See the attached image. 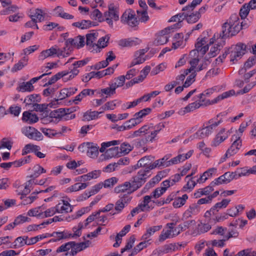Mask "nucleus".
<instances>
[{
    "instance_id": "f257e3e1",
    "label": "nucleus",
    "mask_w": 256,
    "mask_h": 256,
    "mask_svg": "<svg viewBox=\"0 0 256 256\" xmlns=\"http://www.w3.org/2000/svg\"><path fill=\"white\" fill-rule=\"evenodd\" d=\"M242 23L240 24L239 18L236 14L231 16L230 18L224 24L222 34H217V38L219 36L222 38L236 35L242 28Z\"/></svg>"
},
{
    "instance_id": "f03ea898",
    "label": "nucleus",
    "mask_w": 256,
    "mask_h": 256,
    "mask_svg": "<svg viewBox=\"0 0 256 256\" xmlns=\"http://www.w3.org/2000/svg\"><path fill=\"white\" fill-rule=\"evenodd\" d=\"M150 168L146 170L140 169L138 171L137 174L132 178L130 181L133 184V190H138L146 182L147 178L150 176Z\"/></svg>"
},
{
    "instance_id": "7ed1b4c3",
    "label": "nucleus",
    "mask_w": 256,
    "mask_h": 256,
    "mask_svg": "<svg viewBox=\"0 0 256 256\" xmlns=\"http://www.w3.org/2000/svg\"><path fill=\"white\" fill-rule=\"evenodd\" d=\"M120 20L122 23L126 24L132 28L138 26L139 24L134 11L130 8L126 10L123 13L120 18Z\"/></svg>"
},
{
    "instance_id": "20e7f679",
    "label": "nucleus",
    "mask_w": 256,
    "mask_h": 256,
    "mask_svg": "<svg viewBox=\"0 0 256 256\" xmlns=\"http://www.w3.org/2000/svg\"><path fill=\"white\" fill-rule=\"evenodd\" d=\"M220 122V120L214 122H210V120L209 121V123L210 124L209 126L198 130L192 136L194 138L198 139L208 137L212 134L213 130L215 128Z\"/></svg>"
},
{
    "instance_id": "39448f33",
    "label": "nucleus",
    "mask_w": 256,
    "mask_h": 256,
    "mask_svg": "<svg viewBox=\"0 0 256 256\" xmlns=\"http://www.w3.org/2000/svg\"><path fill=\"white\" fill-rule=\"evenodd\" d=\"M108 8V11L104 13V17L107 23L112 27V20L118 21L119 20L118 9L114 4H109Z\"/></svg>"
},
{
    "instance_id": "423d86ee",
    "label": "nucleus",
    "mask_w": 256,
    "mask_h": 256,
    "mask_svg": "<svg viewBox=\"0 0 256 256\" xmlns=\"http://www.w3.org/2000/svg\"><path fill=\"white\" fill-rule=\"evenodd\" d=\"M68 53L62 52L58 46H52L50 48L42 51L39 56V58L44 60L45 58L56 54L58 57L65 58L68 56Z\"/></svg>"
},
{
    "instance_id": "0eeeda50",
    "label": "nucleus",
    "mask_w": 256,
    "mask_h": 256,
    "mask_svg": "<svg viewBox=\"0 0 256 256\" xmlns=\"http://www.w3.org/2000/svg\"><path fill=\"white\" fill-rule=\"evenodd\" d=\"M236 176L237 174L236 172H226L223 175L212 182V185L215 186H216L228 184L232 180L237 179Z\"/></svg>"
},
{
    "instance_id": "6e6552de",
    "label": "nucleus",
    "mask_w": 256,
    "mask_h": 256,
    "mask_svg": "<svg viewBox=\"0 0 256 256\" xmlns=\"http://www.w3.org/2000/svg\"><path fill=\"white\" fill-rule=\"evenodd\" d=\"M150 201L151 197L148 196H145L144 197L142 202L131 211L130 215H128V218L130 219L131 218L133 217L136 214H138L140 212L148 210L150 208L148 206V204Z\"/></svg>"
},
{
    "instance_id": "1a4fd4ad",
    "label": "nucleus",
    "mask_w": 256,
    "mask_h": 256,
    "mask_svg": "<svg viewBox=\"0 0 256 256\" xmlns=\"http://www.w3.org/2000/svg\"><path fill=\"white\" fill-rule=\"evenodd\" d=\"M22 132L30 139L40 140L42 139V134L35 128L32 126H24L22 128Z\"/></svg>"
},
{
    "instance_id": "9d476101",
    "label": "nucleus",
    "mask_w": 256,
    "mask_h": 256,
    "mask_svg": "<svg viewBox=\"0 0 256 256\" xmlns=\"http://www.w3.org/2000/svg\"><path fill=\"white\" fill-rule=\"evenodd\" d=\"M184 151V150L183 148H180L178 151V154L176 156L172 158V162L173 165L182 162L189 158L194 153V150H190L186 154H182Z\"/></svg>"
},
{
    "instance_id": "9b49d317",
    "label": "nucleus",
    "mask_w": 256,
    "mask_h": 256,
    "mask_svg": "<svg viewBox=\"0 0 256 256\" xmlns=\"http://www.w3.org/2000/svg\"><path fill=\"white\" fill-rule=\"evenodd\" d=\"M164 128V124L162 122H160L158 124L153 126L151 130H154L151 132L150 134L146 136L144 140H142L144 143L147 142H152L157 134Z\"/></svg>"
},
{
    "instance_id": "f8f14e48",
    "label": "nucleus",
    "mask_w": 256,
    "mask_h": 256,
    "mask_svg": "<svg viewBox=\"0 0 256 256\" xmlns=\"http://www.w3.org/2000/svg\"><path fill=\"white\" fill-rule=\"evenodd\" d=\"M142 42L141 40L137 38L122 39L118 42V45L122 47L130 48L136 46Z\"/></svg>"
},
{
    "instance_id": "ddd939ff",
    "label": "nucleus",
    "mask_w": 256,
    "mask_h": 256,
    "mask_svg": "<svg viewBox=\"0 0 256 256\" xmlns=\"http://www.w3.org/2000/svg\"><path fill=\"white\" fill-rule=\"evenodd\" d=\"M236 139L231 145L230 147L227 150L226 153V156H231L236 154L242 146V140L240 136H236Z\"/></svg>"
},
{
    "instance_id": "4468645a",
    "label": "nucleus",
    "mask_w": 256,
    "mask_h": 256,
    "mask_svg": "<svg viewBox=\"0 0 256 256\" xmlns=\"http://www.w3.org/2000/svg\"><path fill=\"white\" fill-rule=\"evenodd\" d=\"M229 136L228 132H226L224 128H222L216 134L212 142V146H217L226 140Z\"/></svg>"
},
{
    "instance_id": "2eb2a0df",
    "label": "nucleus",
    "mask_w": 256,
    "mask_h": 256,
    "mask_svg": "<svg viewBox=\"0 0 256 256\" xmlns=\"http://www.w3.org/2000/svg\"><path fill=\"white\" fill-rule=\"evenodd\" d=\"M29 16L34 22H40L44 19V14L43 11L39 8L30 10L29 12Z\"/></svg>"
},
{
    "instance_id": "dca6fc26",
    "label": "nucleus",
    "mask_w": 256,
    "mask_h": 256,
    "mask_svg": "<svg viewBox=\"0 0 256 256\" xmlns=\"http://www.w3.org/2000/svg\"><path fill=\"white\" fill-rule=\"evenodd\" d=\"M62 202H60L56 206L58 213H68L72 212V206L65 200H62Z\"/></svg>"
},
{
    "instance_id": "f3484780",
    "label": "nucleus",
    "mask_w": 256,
    "mask_h": 256,
    "mask_svg": "<svg viewBox=\"0 0 256 256\" xmlns=\"http://www.w3.org/2000/svg\"><path fill=\"white\" fill-rule=\"evenodd\" d=\"M154 160V157L152 156H144L138 161L136 166L138 168H142V169L146 170L152 165V162Z\"/></svg>"
},
{
    "instance_id": "a211bd4d",
    "label": "nucleus",
    "mask_w": 256,
    "mask_h": 256,
    "mask_svg": "<svg viewBox=\"0 0 256 256\" xmlns=\"http://www.w3.org/2000/svg\"><path fill=\"white\" fill-rule=\"evenodd\" d=\"M206 42V38H198L195 44L196 49L200 51V54L202 56L208 50V44L205 45Z\"/></svg>"
},
{
    "instance_id": "6ab92c4d",
    "label": "nucleus",
    "mask_w": 256,
    "mask_h": 256,
    "mask_svg": "<svg viewBox=\"0 0 256 256\" xmlns=\"http://www.w3.org/2000/svg\"><path fill=\"white\" fill-rule=\"evenodd\" d=\"M65 44L67 47L69 46L72 47V46H77L78 48L82 47L84 45V38L80 36L74 38H70L66 40Z\"/></svg>"
},
{
    "instance_id": "aec40b11",
    "label": "nucleus",
    "mask_w": 256,
    "mask_h": 256,
    "mask_svg": "<svg viewBox=\"0 0 256 256\" xmlns=\"http://www.w3.org/2000/svg\"><path fill=\"white\" fill-rule=\"evenodd\" d=\"M200 106H202L201 103L198 102V100H196L194 102L190 104L185 108L180 109L178 112V114L183 116L187 112H192L198 108Z\"/></svg>"
},
{
    "instance_id": "412c9836",
    "label": "nucleus",
    "mask_w": 256,
    "mask_h": 256,
    "mask_svg": "<svg viewBox=\"0 0 256 256\" xmlns=\"http://www.w3.org/2000/svg\"><path fill=\"white\" fill-rule=\"evenodd\" d=\"M133 184L132 181L126 182L124 184H120L114 188V192L116 193L124 192L126 190H130L131 192L133 190Z\"/></svg>"
},
{
    "instance_id": "4be33fe9",
    "label": "nucleus",
    "mask_w": 256,
    "mask_h": 256,
    "mask_svg": "<svg viewBox=\"0 0 256 256\" xmlns=\"http://www.w3.org/2000/svg\"><path fill=\"white\" fill-rule=\"evenodd\" d=\"M22 120L28 124H32L38 122V118L36 114L26 111L22 114Z\"/></svg>"
},
{
    "instance_id": "5701e85b",
    "label": "nucleus",
    "mask_w": 256,
    "mask_h": 256,
    "mask_svg": "<svg viewBox=\"0 0 256 256\" xmlns=\"http://www.w3.org/2000/svg\"><path fill=\"white\" fill-rule=\"evenodd\" d=\"M170 30V28H168L162 30L156 39L154 41L155 44L157 45H162L166 43L168 40L167 34Z\"/></svg>"
},
{
    "instance_id": "b1692460",
    "label": "nucleus",
    "mask_w": 256,
    "mask_h": 256,
    "mask_svg": "<svg viewBox=\"0 0 256 256\" xmlns=\"http://www.w3.org/2000/svg\"><path fill=\"white\" fill-rule=\"evenodd\" d=\"M214 185H212V182L209 186L203 188L198 189L196 192L194 193V196L195 198H200L203 195H208L212 192L214 190Z\"/></svg>"
},
{
    "instance_id": "393cba45",
    "label": "nucleus",
    "mask_w": 256,
    "mask_h": 256,
    "mask_svg": "<svg viewBox=\"0 0 256 256\" xmlns=\"http://www.w3.org/2000/svg\"><path fill=\"white\" fill-rule=\"evenodd\" d=\"M70 112L68 108H58L50 112L49 119H52V118H60Z\"/></svg>"
},
{
    "instance_id": "a878e982",
    "label": "nucleus",
    "mask_w": 256,
    "mask_h": 256,
    "mask_svg": "<svg viewBox=\"0 0 256 256\" xmlns=\"http://www.w3.org/2000/svg\"><path fill=\"white\" fill-rule=\"evenodd\" d=\"M172 165L173 164L172 163V159L168 162H165L164 160H163V158H162L154 161L152 164V165L150 166V168L152 170L156 168H166Z\"/></svg>"
},
{
    "instance_id": "bb28decb",
    "label": "nucleus",
    "mask_w": 256,
    "mask_h": 256,
    "mask_svg": "<svg viewBox=\"0 0 256 256\" xmlns=\"http://www.w3.org/2000/svg\"><path fill=\"white\" fill-rule=\"evenodd\" d=\"M256 63V56L250 57L245 62L244 68L240 69L238 71L239 74H242L246 72L247 69L250 68Z\"/></svg>"
},
{
    "instance_id": "cd10ccee",
    "label": "nucleus",
    "mask_w": 256,
    "mask_h": 256,
    "mask_svg": "<svg viewBox=\"0 0 256 256\" xmlns=\"http://www.w3.org/2000/svg\"><path fill=\"white\" fill-rule=\"evenodd\" d=\"M232 48L235 50H236L241 56H243L248 52V47H250V46L249 44H246L242 42H238L236 44H234L232 46Z\"/></svg>"
},
{
    "instance_id": "c85d7f7f",
    "label": "nucleus",
    "mask_w": 256,
    "mask_h": 256,
    "mask_svg": "<svg viewBox=\"0 0 256 256\" xmlns=\"http://www.w3.org/2000/svg\"><path fill=\"white\" fill-rule=\"evenodd\" d=\"M199 212V206L196 204H193L184 212V216L186 218H188L197 214Z\"/></svg>"
},
{
    "instance_id": "c756f323",
    "label": "nucleus",
    "mask_w": 256,
    "mask_h": 256,
    "mask_svg": "<svg viewBox=\"0 0 256 256\" xmlns=\"http://www.w3.org/2000/svg\"><path fill=\"white\" fill-rule=\"evenodd\" d=\"M72 242L74 244L72 246V255L76 254L78 252H80L88 247L90 243L88 240L80 243H76L74 242Z\"/></svg>"
},
{
    "instance_id": "7c9ffc66",
    "label": "nucleus",
    "mask_w": 256,
    "mask_h": 256,
    "mask_svg": "<svg viewBox=\"0 0 256 256\" xmlns=\"http://www.w3.org/2000/svg\"><path fill=\"white\" fill-rule=\"evenodd\" d=\"M192 224H195L194 220H191L185 222L183 224H180L178 227L175 228L173 232H174V235L177 236L181 232L186 230Z\"/></svg>"
},
{
    "instance_id": "2f4dec72",
    "label": "nucleus",
    "mask_w": 256,
    "mask_h": 256,
    "mask_svg": "<svg viewBox=\"0 0 256 256\" xmlns=\"http://www.w3.org/2000/svg\"><path fill=\"white\" fill-rule=\"evenodd\" d=\"M41 100L40 96L38 94H32L27 96L24 100V102L26 105H30L36 104V102H40Z\"/></svg>"
},
{
    "instance_id": "473e14b6",
    "label": "nucleus",
    "mask_w": 256,
    "mask_h": 256,
    "mask_svg": "<svg viewBox=\"0 0 256 256\" xmlns=\"http://www.w3.org/2000/svg\"><path fill=\"white\" fill-rule=\"evenodd\" d=\"M235 50L236 49L234 48L232 46H231L228 49L230 61L231 62H232L234 64L236 62L239 60H240L242 57Z\"/></svg>"
},
{
    "instance_id": "72a5a7b5",
    "label": "nucleus",
    "mask_w": 256,
    "mask_h": 256,
    "mask_svg": "<svg viewBox=\"0 0 256 256\" xmlns=\"http://www.w3.org/2000/svg\"><path fill=\"white\" fill-rule=\"evenodd\" d=\"M98 150H100L98 145L92 142V145H90L86 154L91 158H96L98 154Z\"/></svg>"
},
{
    "instance_id": "f704fd0d",
    "label": "nucleus",
    "mask_w": 256,
    "mask_h": 256,
    "mask_svg": "<svg viewBox=\"0 0 256 256\" xmlns=\"http://www.w3.org/2000/svg\"><path fill=\"white\" fill-rule=\"evenodd\" d=\"M162 228V226H156L150 227L146 229V232L142 236V238L147 240L155 232L160 230Z\"/></svg>"
},
{
    "instance_id": "c9c22d12",
    "label": "nucleus",
    "mask_w": 256,
    "mask_h": 256,
    "mask_svg": "<svg viewBox=\"0 0 256 256\" xmlns=\"http://www.w3.org/2000/svg\"><path fill=\"white\" fill-rule=\"evenodd\" d=\"M133 146L130 145L129 143L124 142L122 143L118 149L120 156H124L128 154L133 149Z\"/></svg>"
},
{
    "instance_id": "e433bc0d",
    "label": "nucleus",
    "mask_w": 256,
    "mask_h": 256,
    "mask_svg": "<svg viewBox=\"0 0 256 256\" xmlns=\"http://www.w3.org/2000/svg\"><path fill=\"white\" fill-rule=\"evenodd\" d=\"M216 170V169L214 168H209L206 171L204 172L201 176L197 180V182L200 184L204 183L208 178L211 176Z\"/></svg>"
},
{
    "instance_id": "4c0bfd02",
    "label": "nucleus",
    "mask_w": 256,
    "mask_h": 256,
    "mask_svg": "<svg viewBox=\"0 0 256 256\" xmlns=\"http://www.w3.org/2000/svg\"><path fill=\"white\" fill-rule=\"evenodd\" d=\"M235 94V91L234 90H231L227 92H223L222 94L218 96L216 98L214 99L212 104H215L218 102V101L227 98Z\"/></svg>"
},
{
    "instance_id": "58836bf2",
    "label": "nucleus",
    "mask_w": 256,
    "mask_h": 256,
    "mask_svg": "<svg viewBox=\"0 0 256 256\" xmlns=\"http://www.w3.org/2000/svg\"><path fill=\"white\" fill-rule=\"evenodd\" d=\"M48 236H53L54 238L52 240L53 242H56L62 239H66L70 238V236L64 232H54L51 234H48Z\"/></svg>"
},
{
    "instance_id": "ea45409f",
    "label": "nucleus",
    "mask_w": 256,
    "mask_h": 256,
    "mask_svg": "<svg viewBox=\"0 0 256 256\" xmlns=\"http://www.w3.org/2000/svg\"><path fill=\"white\" fill-rule=\"evenodd\" d=\"M174 232H172L168 229H167L166 230H163L159 236L158 240L160 242H162L166 239L175 237L176 236L174 235Z\"/></svg>"
},
{
    "instance_id": "a19ab883",
    "label": "nucleus",
    "mask_w": 256,
    "mask_h": 256,
    "mask_svg": "<svg viewBox=\"0 0 256 256\" xmlns=\"http://www.w3.org/2000/svg\"><path fill=\"white\" fill-rule=\"evenodd\" d=\"M28 240V236H20L16 239L14 242L13 245H10V248H20L24 246V244H26V242Z\"/></svg>"
},
{
    "instance_id": "79ce46f5",
    "label": "nucleus",
    "mask_w": 256,
    "mask_h": 256,
    "mask_svg": "<svg viewBox=\"0 0 256 256\" xmlns=\"http://www.w3.org/2000/svg\"><path fill=\"white\" fill-rule=\"evenodd\" d=\"M188 198L187 194H184L182 197H178L174 200L173 206L176 208H180L184 206Z\"/></svg>"
},
{
    "instance_id": "37998d69",
    "label": "nucleus",
    "mask_w": 256,
    "mask_h": 256,
    "mask_svg": "<svg viewBox=\"0 0 256 256\" xmlns=\"http://www.w3.org/2000/svg\"><path fill=\"white\" fill-rule=\"evenodd\" d=\"M102 112V110L100 112L98 111H87L84 114L83 117L84 120L90 121L98 118V114Z\"/></svg>"
},
{
    "instance_id": "c03bdc74",
    "label": "nucleus",
    "mask_w": 256,
    "mask_h": 256,
    "mask_svg": "<svg viewBox=\"0 0 256 256\" xmlns=\"http://www.w3.org/2000/svg\"><path fill=\"white\" fill-rule=\"evenodd\" d=\"M92 22L88 20H82L80 22L72 23V26L81 29L88 28L91 26Z\"/></svg>"
},
{
    "instance_id": "a18cd8bd",
    "label": "nucleus",
    "mask_w": 256,
    "mask_h": 256,
    "mask_svg": "<svg viewBox=\"0 0 256 256\" xmlns=\"http://www.w3.org/2000/svg\"><path fill=\"white\" fill-rule=\"evenodd\" d=\"M230 200L224 199L220 202H217L210 209L211 211L216 210L218 212L220 209L226 208L230 202Z\"/></svg>"
},
{
    "instance_id": "49530a36",
    "label": "nucleus",
    "mask_w": 256,
    "mask_h": 256,
    "mask_svg": "<svg viewBox=\"0 0 256 256\" xmlns=\"http://www.w3.org/2000/svg\"><path fill=\"white\" fill-rule=\"evenodd\" d=\"M13 142L10 138H4L0 141V150L6 148L8 150H10L12 148Z\"/></svg>"
},
{
    "instance_id": "de8ad7c7",
    "label": "nucleus",
    "mask_w": 256,
    "mask_h": 256,
    "mask_svg": "<svg viewBox=\"0 0 256 256\" xmlns=\"http://www.w3.org/2000/svg\"><path fill=\"white\" fill-rule=\"evenodd\" d=\"M40 147L36 145H34L31 144H26L22 150V155L24 156L31 151L34 152L36 150H39Z\"/></svg>"
},
{
    "instance_id": "09e8293b",
    "label": "nucleus",
    "mask_w": 256,
    "mask_h": 256,
    "mask_svg": "<svg viewBox=\"0 0 256 256\" xmlns=\"http://www.w3.org/2000/svg\"><path fill=\"white\" fill-rule=\"evenodd\" d=\"M84 226L82 222H80L78 226H74L72 228V231L74 232L73 234H68V236H70V237H74V236H80L82 234L81 230L84 228Z\"/></svg>"
},
{
    "instance_id": "8fccbe9b",
    "label": "nucleus",
    "mask_w": 256,
    "mask_h": 256,
    "mask_svg": "<svg viewBox=\"0 0 256 256\" xmlns=\"http://www.w3.org/2000/svg\"><path fill=\"white\" fill-rule=\"evenodd\" d=\"M136 12L139 18V22H146L149 20L147 10H138Z\"/></svg>"
},
{
    "instance_id": "3c124183",
    "label": "nucleus",
    "mask_w": 256,
    "mask_h": 256,
    "mask_svg": "<svg viewBox=\"0 0 256 256\" xmlns=\"http://www.w3.org/2000/svg\"><path fill=\"white\" fill-rule=\"evenodd\" d=\"M120 144L119 140H114L112 141L104 142L101 144V147L100 148V152H105L106 149L112 146H116Z\"/></svg>"
},
{
    "instance_id": "603ef678",
    "label": "nucleus",
    "mask_w": 256,
    "mask_h": 256,
    "mask_svg": "<svg viewBox=\"0 0 256 256\" xmlns=\"http://www.w3.org/2000/svg\"><path fill=\"white\" fill-rule=\"evenodd\" d=\"M162 173L160 172L146 184V187L148 188L153 187L156 184L158 183L162 180Z\"/></svg>"
},
{
    "instance_id": "864d4df0",
    "label": "nucleus",
    "mask_w": 256,
    "mask_h": 256,
    "mask_svg": "<svg viewBox=\"0 0 256 256\" xmlns=\"http://www.w3.org/2000/svg\"><path fill=\"white\" fill-rule=\"evenodd\" d=\"M86 44L87 46H94L95 44H94V42L96 40L98 34L94 32L88 34L86 36Z\"/></svg>"
},
{
    "instance_id": "5fc2aeb1",
    "label": "nucleus",
    "mask_w": 256,
    "mask_h": 256,
    "mask_svg": "<svg viewBox=\"0 0 256 256\" xmlns=\"http://www.w3.org/2000/svg\"><path fill=\"white\" fill-rule=\"evenodd\" d=\"M74 244L72 242H66L58 248L56 252L57 253L66 252L69 250L70 249H72V246Z\"/></svg>"
},
{
    "instance_id": "6e6d98bb",
    "label": "nucleus",
    "mask_w": 256,
    "mask_h": 256,
    "mask_svg": "<svg viewBox=\"0 0 256 256\" xmlns=\"http://www.w3.org/2000/svg\"><path fill=\"white\" fill-rule=\"evenodd\" d=\"M48 234L39 235L30 238H28V240L26 242V245H32L37 242L39 240L48 237Z\"/></svg>"
},
{
    "instance_id": "4d7b16f0",
    "label": "nucleus",
    "mask_w": 256,
    "mask_h": 256,
    "mask_svg": "<svg viewBox=\"0 0 256 256\" xmlns=\"http://www.w3.org/2000/svg\"><path fill=\"white\" fill-rule=\"evenodd\" d=\"M116 100H112L106 102L100 108L102 111L104 112L107 110H113L116 106Z\"/></svg>"
},
{
    "instance_id": "13d9d810",
    "label": "nucleus",
    "mask_w": 256,
    "mask_h": 256,
    "mask_svg": "<svg viewBox=\"0 0 256 256\" xmlns=\"http://www.w3.org/2000/svg\"><path fill=\"white\" fill-rule=\"evenodd\" d=\"M20 90L22 92H32L34 90V87L28 82H22L19 86Z\"/></svg>"
},
{
    "instance_id": "bf43d9fd",
    "label": "nucleus",
    "mask_w": 256,
    "mask_h": 256,
    "mask_svg": "<svg viewBox=\"0 0 256 256\" xmlns=\"http://www.w3.org/2000/svg\"><path fill=\"white\" fill-rule=\"evenodd\" d=\"M42 207H38L30 210L28 212V215L30 216H36L41 218L42 212Z\"/></svg>"
},
{
    "instance_id": "052dcab7",
    "label": "nucleus",
    "mask_w": 256,
    "mask_h": 256,
    "mask_svg": "<svg viewBox=\"0 0 256 256\" xmlns=\"http://www.w3.org/2000/svg\"><path fill=\"white\" fill-rule=\"evenodd\" d=\"M57 211L56 210V207L50 208L44 212L42 211L41 214V218H44L48 217H50L54 216Z\"/></svg>"
},
{
    "instance_id": "680f3d73",
    "label": "nucleus",
    "mask_w": 256,
    "mask_h": 256,
    "mask_svg": "<svg viewBox=\"0 0 256 256\" xmlns=\"http://www.w3.org/2000/svg\"><path fill=\"white\" fill-rule=\"evenodd\" d=\"M114 80L115 82L111 84L116 90V88L121 87L124 85L126 78L124 76H120L116 78Z\"/></svg>"
},
{
    "instance_id": "e2e57ef3",
    "label": "nucleus",
    "mask_w": 256,
    "mask_h": 256,
    "mask_svg": "<svg viewBox=\"0 0 256 256\" xmlns=\"http://www.w3.org/2000/svg\"><path fill=\"white\" fill-rule=\"evenodd\" d=\"M178 16H180V14H176L173 16H172L170 19V22H176L178 21V22L174 24L172 26L170 27V29H177L180 28L182 26V20H180V18H178Z\"/></svg>"
},
{
    "instance_id": "0e129e2a",
    "label": "nucleus",
    "mask_w": 256,
    "mask_h": 256,
    "mask_svg": "<svg viewBox=\"0 0 256 256\" xmlns=\"http://www.w3.org/2000/svg\"><path fill=\"white\" fill-rule=\"evenodd\" d=\"M106 154L110 157L120 156L118 146L108 148L106 150Z\"/></svg>"
},
{
    "instance_id": "69168bd1",
    "label": "nucleus",
    "mask_w": 256,
    "mask_h": 256,
    "mask_svg": "<svg viewBox=\"0 0 256 256\" xmlns=\"http://www.w3.org/2000/svg\"><path fill=\"white\" fill-rule=\"evenodd\" d=\"M178 249L176 244H166L164 246L162 252L165 254L170 253L176 251Z\"/></svg>"
},
{
    "instance_id": "338daca9",
    "label": "nucleus",
    "mask_w": 256,
    "mask_h": 256,
    "mask_svg": "<svg viewBox=\"0 0 256 256\" xmlns=\"http://www.w3.org/2000/svg\"><path fill=\"white\" fill-rule=\"evenodd\" d=\"M117 182L118 179L115 177H112L105 180L102 185L104 188H110L113 186Z\"/></svg>"
},
{
    "instance_id": "774afa93",
    "label": "nucleus",
    "mask_w": 256,
    "mask_h": 256,
    "mask_svg": "<svg viewBox=\"0 0 256 256\" xmlns=\"http://www.w3.org/2000/svg\"><path fill=\"white\" fill-rule=\"evenodd\" d=\"M200 18V15L198 14H192L188 15L186 17V20L188 23L193 24L196 22Z\"/></svg>"
}]
</instances>
